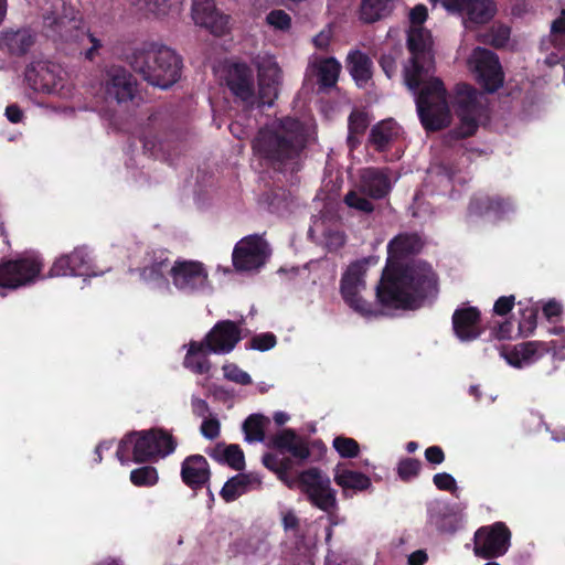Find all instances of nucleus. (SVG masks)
<instances>
[{
  "mask_svg": "<svg viewBox=\"0 0 565 565\" xmlns=\"http://www.w3.org/2000/svg\"><path fill=\"white\" fill-rule=\"evenodd\" d=\"M428 17L424 4L415 6L409 12L411 28L407 31L406 46L411 54L404 67L406 86L416 95V108L420 124L427 132L448 127L451 111L447 102V89L438 77L424 78L434 71V41L429 30L423 26Z\"/></svg>",
  "mask_w": 565,
  "mask_h": 565,
  "instance_id": "nucleus-1",
  "label": "nucleus"
},
{
  "mask_svg": "<svg viewBox=\"0 0 565 565\" xmlns=\"http://www.w3.org/2000/svg\"><path fill=\"white\" fill-rule=\"evenodd\" d=\"M439 292V278L433 266L422 259L406 266L384 268L376 286V299L394 309L416 310L433 300Z\"/></svg>",
  "mask_w": 565,
  "mask_h": 565,
  "instance_id": "nucleus-2",
  "label": "nucleus"
},
{
  "mask_svg": "<svg viewBox=\"0 0 565 565\" xmlns=\"http://www.w3.org/2000/svg\"><path fill=\"white\" fill-rule=\"evenodd\" d=\"M309 135L298 118L284 116L262 127L252 141L254 153L277 172H298L302 168Z\"/></svg>",
  "mask_w": 565,
  "mask_h": 565,
  "instance_id": "nucleus-3",
  "label": "nucleus"
},
{
  "mask_svg": "<svg viewBox=\"0 0 565 565\" xmlns=\"http://www.w3.org/2000/svg\"><path fill=\"white\" fill-rule=\"evenodd\" d=\"M79 11L73 0H45L43 8V31L54 42H70L79 35L86 38L90 47L84 53L88 61H94L103 46L100 40L81 29Z\"/></svg>",
  "mask_w": 565,
  "mask_h": 565,
  "instance_id": "nucleus-4",
  "label": "nucleus"
},
{
  "mask_svg": "<svg viewBox=\"0 0 565 565\" xmlns=\"http://www.w3.org/2000/svg\"><path fill=\"white\" fill-rule=\"evenodd\" d=\"M129 64L147 83L162 89L171 87L181 77L182 60L167 46L149 44L135 49Z\"/></svg>",
  "mask_w": 565,
  "mask_h": 565,
  "instance_id": "nucleus-5",
  "label": "nucleus"
},
{
  "mask_svg": "<svg viewBox=\"0 0 565 565\" xmlns=\"http://www.w3.org/2000/svg\"><path fill=\"white\" fill-rule=\"evenodd\" d=\"M268 447L274 449L275 452L264 454L263 465L273 471L288 488H292L296 482L290 477L294 467L292 459L300 463L309 459L311 451L308 441L294 429L285 428L270 437Z\"/></svg>",
  "mask_w": 565,
  "mask_h": 565,
  "instance_id": "nucleus-6",
  "label": "nucleus"
},
{
  "mask_svg": "<svg viewBox=\"0 0 565 565\" xmlns=\"http://www.w3.org/2000/svg\"><path fill=\"white\" fill-rule=\"evenodd\" d=\"M177 445L172 434L163 428L131 431L120 440L116 456L121 463H145L171 455Z\"/></svg>",
  "mask_w": 565,
  "mask_h": 565,
  "instance_id": "nucleus-7",
  "label": "nucleus"
},
{
  "mask_svg": "<svg viewBox=\"0 0 565 565\" xmlns=\"http://www.w3.org/2000/svg\"><path fill=\"white\" fill-rule=\"evenodd\" d=\"M367 260H356L349 265L340 280V292L343 301L354 312L363 317H373L380 313V310L372 303L363 299L361 291L366 288L365 274Z\"/></svg>",
  "mask_w": 565,
  "mask_h": 565,
  "instance_id": "nucleus-8",
  "label": "nucleus"
},
{
  "mask_svg": "<svg viewBox=\"0 0 565 565\" xmlns=\"http://www.w3.org/2000/svg\"><path fill=\"white\" fill-rule=\"evenodd\" d=\"M452 106L459 124L448 132V137L451 140H461L473 136L478 129L479 109L476 89L467 83L457 84Z\"/></svg>",
  "mask_w": 565,
  "mask_h": 565,
  "instance_id": "nucleus-9",
  "label": "nucleus"
},
{
  "mask_svg": "<svg viewBox=\"0 0 565 565\" xmlns=\"http://www.w3.org/2000/svg\"><path fill=\"white\" fill-rule=\"evenodd\" d=\"M512 533L504 522L480 526L473 535V554L483 559H495L507 554Z\"/></svg>",
  "mask_w": 565,
  "mask_h": 565,
  "instance_id": "nucleus-10",
  "label": "nucleus"
},
{
  "mask_svg": "<svg viewBox=\"0 0 565 565\" xmlns=\"http://www.w3.org/2000/svg\"><path fill=\"white\" fill-rule=\"evenodd\" d=\"M297 481L301 491L316 508L328 512L335 507V491L331 488L330 478L319 468L303 470L299 473Z\"/></svg>",
  "mask_w": 565,
  "mask_h": 565,
  "instance_id": "nucleus-11",
  "label": "nucleus"
},
{
  "mask_svg": "<svg viewBox=\"0 0 565 565\" xmlns=\"http://www.w3.org/2000/svg\"><path fill=\"white\" fill-rule=\"evenodd\" d=\"M269 255L268 243L263 236L253 234L236 243L232 253V262L237 271H250L264 266Z\"/></svg>",
  "mask_w": 565,
  "mask_h": 565,
  "instance_id": "nucleus-12",
  "label": "nucleus"
},
{
  "mask_svg": "<svg viewBox=\"0 0 565 565\" xmlns=\"http://www.w3.org/2000/svg\"><path fill=\"white\" fill-rule=\"evenodd\" d=\"M468 64L477 82L489 93L498 90L503 84V73L498 55L484 47H476Z\"/></svg>",
  "mask_w": 565,
  "mask_h": 565,
  "instance_id": "nucleus-13",
  "label": "nucleus"
},
{
  "mask_svg": "<svg viewBox=\"0 0 565 565\" xmlns=\"http://www.w3.org/2000/svg\"><path fill=\"white\" fill-rule=\"evenodd\" d=\"M43 268L42 262L32 256L2 260L0 263V287L17 289L33 282Z\"/></svg>",
  "mask_w": 565,
  "mask_h": 565,
  "instance_id": "nucleus-14",
  "label": "nucleus"
},
{
  "mask_svg": "<svg viewBox=\"0 0 565 565\" xmlns=\"http://www.w3.org/2000/svg\"><path fill=\"white\" fill-rule=\"evenodd\" d=\"M224 82L231 94L244 106L253 108L256 104L254 71L245 63H232L224 70Z\"/></svg>",
  "mask_w": 565,
  "mask_h": 565,
  "instance_id": "nucleus-15",
  "label": "nucleus"
},
{
  "mask_svg": "<svg viewBox=\"0 0 565 565\" xmlns=\"http://www.w3.org/2000/svg\"><path fill=\"white\" fill-rule=\"evenodd\" d=\"M172 284L181 292L196 294L209 285V273L203 263L177 259L172 267Z\"/></svg>",
  "mask_w": 565,
  "mask_h": 565,
  "instance_id": "nucleus-16",
  "label": "nucleus"
},
{
  "mask_svg": "<svg viewBox=\"0 0 565 565\" xmlns=\"http://www.w3.org/2000/svg\"><path fill=\"white\" fill-rule=\"evenodd\" d=\"M242 340V330L232 320L217 321L201 341L214 354H227Z\"/></svg>",
  "mask_w": 565,
  "mask_h": 565,
  "instance_id": "nucleus-17",
  "label": "nucleus"
},
{
  "mask_svg": "<svg viewBox=\"0 0 565 565\" xmlns=\"http://www.w3.org/2000/svg\"><path fill=\"white\" fill-rule=\"evenodd\" d=\"M137 92V81L134 75L121 66H111L107 71L105 84L106 98L118 104L132 100Z\"/></svg>",
  "mask_w": 565,
  "mask_h": 565,
  "instance_id": "nucleus-18",
  "label": "nucleus"
},
{
  "mask_svg": "<svg viewBox=\"0 0 565 565\" xmlns=\"http://www.w3.org/2000/svg\"><path fill=\"white\" fill-rule=\"evenodd\" d=\"M95 275L92 257L86 247H76L72 253L58 257L50 269V276Z\"/></svg>",
  "mask_w": 565,
  "mask_h": 565,
  "instance_id": "nucleus-19",
  "label": "nucleus"
},
{
  "mask_svg": "<svg viewBox=\"0 0 565 565\" xmlns=\"http://www.w3.org/2000/svg\"><path fill=\"white\" fill-rule=\"evenodd\" d=\"M192 18L195 24L205 28L214 35H223L228 30L230 15L217 10L214 0H194Z\"/></svg>",
  "mask_w": 565,
  "mask_h": 565,
  "instance_id": "nucleus-20",
  "label": "nucleus"
},
{
  "mask_svg": "<svg viewBox=\"0 0 565 565\" xmlns=\"http://www.w3.org/2000/svg\"><path fill=\"white\" fill-rule=\"evenodd\" d=\"M424 247V241L417 233H401L387 244V259L384 268L406 266L408 258L418 255Z\"/></svg>",
  "mask_w": 565,
  "mask_h": 565,
  "instance_id": "nucleus-21",
  "label": "nucleus"
},
{
  "mask_svg": "<svg viewBox=\"0 0 565 565\" xmlns=\"http://www.w3.org/2000/svg\"><path fill=\"white\" fill-rule=\"evenodd\" d=\"M148 263L138 268L140 279L146 284L168 286L167 275L172 278L173 262L170 259L168 249H153L147 254Z\"/></svg>",
  "mask_w": 565,
  "mask_h": 565,
  "instance_id": "nucleus-22",
  "label": "nucleus"
},
{
  "mask_svg": "<svg viewBox=\"0 0 565 565\" xmlns=\"http://www.w3.org/2000/svg\"><path fill=\"white\" fill-rule=\"evenodd\" d=\"M511 210L508 199L499 195H490L484 192L473 194L468 204V216L483 217L493 216L502 218Z\"/></svg>",
  "mask_w": 565,
  "mask_h": 565,
  "instance_id": "nucleus-23",
  "label": "nucleus"
},
{
  "mask_svg": "<svg viewBox=\"0 0 565 565\" xmlns=\"http://www.w3.org/2000/svg\"><path fill=\"white\" fill-rule=\"evenodd\" d=\"M25 81L39 93H53L58 86L56 66L45 61L32 62L25 68Z\"/></svg>",
  "mask_w": 565,
  "mask_h": 565,
  "instance_id": "nucleus-24",
  "label": "nucleus"
},
{
  "mask_svg": "<svg viewBox=\"0 0 565 565\" xmlns=\"http://www.w3.org/2000/svg\"><path fill=\"white\" fill-rule=\"evenodd\" d=\"M182 482L193 491L204 488L211 479L210 465L202 455H190L181 463Z\"/></svg>",
  "mask_w": 565,
  "mask_h": 565,
  "instance_id": "nucleus-25",
  "label": "nucleus"
},
{
  "mask_svg": "<svg viewBox=\"0 0 565 565\" xmlns=\"http://www.w3.org/2000/svg\"><path fill=\"white\" fill-rule=\"evenodd\" d=\"M548 352V347L542 341H526L512 348L503 349L501 355L505 361L518 369L530 365Z\"/></svg>",
  "mask_w": 565,
  "mask_h": 565,
  "instance_id": "nucleus-26",
  "label": "nucleus"
},
{
  "mask_svg": "<svg viewBox=\"0 0 565 565\" xmlns=\"http://www.w3.org/2000/svg\"><path fill=\"white\" fill-rule=\"evenodd\" d=\"M481 312L476 307L456 309L452 315V329L461 341H473L481 335Z\"/></svg>",
  "mask_w": 565,
  "mask_h": 565,
  "instance_id": "nucleus-27",
  "label": "nucleus"
},
{
  "mask_svg": "<svg viewBox=\"0 0 565 565\" xmlns=\"http://www.w3.org/2000/svg\"><path fill=\"white\" fill-rule=\"evenodd\" d=\"M392 190L387 168H367L360 179V191L374 200L385 198Z\"/></svg>",
  "mask_w": 565,
  "mask_h": 565,
  "instance_id": "nucleus-28",
  "label": "nucleus"
},
{
  "mask_svg": "<svg viewBox=\"0 0 565 565\" xmlns=\"http://www.w3.org/2000/svg\"><path fill=\"white\" fill-rule=\"evenodd\" d=\"M35 43V34L30 29L7 30L0 35V50L11 56H23Z\"/></svg>",
  "mask_w": 565,
  "mask_h": 565,
  "instance_id": "nucleus-29",
  "label": "nucleus"
},
{
  "mask_svg": "<svg viewBox=\"0 0 565 565\" xmlns=\"http://www.w3.org/2000/svg\"><path fill=\"white\" fill-rule=\"evenodd\" d=\"M260 486L262 480L257 475L238 473L224 483L220 495L225 502L230 503L247 491L260 488Z\"/></svg>",
  "mask_w": 565,
  "mask_h": 565,
  "instance_id": "nucleus-30",
  "label": "nucleus"
},
{
  "mask_svg": "<svg viewBox=\"0 0 565 565\" xmlns=\"http://www.w3.org/2000/svg\"><path fill=\"white\" fill-rule=\"evenodd\" d=\"M497 8L492 0H469L458 12L468 28L471 24H486L495 14Z\"/></svg>",
  "mask_w": 565,
  "mask_h": 565,
  "instance_id": "nucleus-31",
  "label": "nucleus"
},
{
  "mask_svg": "<svg viewBox=\"0 0 565 565\" xmlns=\"http://www.w3.org/2000/svg\"><path fill=\"white\" fill-rule=\"evenodd\" d=\"M399 130L401 127L394 119L381 120L371 128L369 141L375 150L385 151L390 143L398 137Z\"/></svg>",
  "mask_w": 565,
  "mask_h": 565,
  "instance_id": "nucleus-32",
  "label": "nucleus"
},
{
  "mask_svg": "<svg viewBox=\"0 0 565 565\" xmlns=\"http://www.w3.org/2000/svg\"><path fill=\"white\" fill-rule=\"evenodd\" d=\"M212 351H207V348L201 341H190L188 352L184 356L183 365L195 374H206L210 372L211 362L207 358Z\"/></svg>",
  "mask_w": 565,
  "mask_h": 565,
  "instance_id": "nucleus-33",
  "label": "nucleus"
},
{
  "mask_svg": "<svg viewBox=\"0 0 565 565\" xmlns=\"http://www.w3.org/2000/svg\"><path fill=\"white\" fill-rule=\"evenodd\" d=\"M372 61L361 51L348 55V70L359 87H364L372 78Z\"/></svg>",
  "mask_w": 565,
  "mask_h": 565,
  "instance_id": "nucleus-34",
  "label": "nucleus"
},
{
  "mask_svg": "<svg viewBox=\"0 0 565 565\" xmlns=\"http://www.w3.org/2000/svg\"><path fill=\"white\" fill-rule=\"evenodd\" d=\"M280 83V71L273 70L269 75L264 73L258 79V93H256L257 106H271L274 100L278 97V86Z\"/></svg>",
  "mask_w": 565,
  "mask_h": 565,
  "instance_id": "nucleus-35",
  "label": "nucleus"
},
{
  "mask_svg": "<svg viewBox=\"0 0 565 565\" xmlns=\"http://www.w3.org/2000/svg\"><path fill=\"white\" fill-rule=\"evenodd\" d=\"M334 482L345 490L364 491L372 486L371 479L358 471L337 466L334 472Z\"/></svg>",
  "mask_w": 565,
  "mask_h": 565,
  "instance_id": "nucleus-36",
  "label": "nucleus"
},
{
  "mask_svg": "<svg viewBox=\"0 0 565 565\" xmlns=\"http://www.w3.org/2000/svg\"><path fill=\"white\" fill-rule=\"evenodd\" d=\"M392 0H361L359 8L360 20L374 23L391 13Z\"/></svg>",
  "mask_w": 565,
  "mask_h": 565,
  "instance_id": "nucleus-37",
  "label": "nucleus"
},
{
  "mask_svg": "<svg viewBox=\"0 0 565 565\" xmlns=\"http://www.w3.org/2000/svg\"><path fill=\"white\" fill-rule=\"evenodd\" d=\"M341 64L334 57H327L317 64V77L320 88H332L337 85Z\"/></svg>",
  "mask_w": 565,
  "mask_h": 565,
  "instance_id": "nucleus-38",
  "label": "nucleus"
},
{
  "mask_svg": "<svg viewBox=\"0 0 565 565\" xmlns=\"http://www.w3.org/2000/svg\"><path fill=\"white\" fill-rule=\"evenodd\" d=\"M213 458L238 471L243 470L245 467L244 452L236 444L224 446L222 450H220V445L216 446Z\"/></svg>",
  "mask_w": 565,
  "mask_h": 565,
  "instance_id": "nucleus-39",
  "label": "nucleus"
},
{
  "mask_svg": "<svg viewBox=\"0 0 565 565\" xmlns=\"http://www.w3.org/2000/svg\"><path fill=\"white\" fill-rule=\"evenodd\" d=\"M268 419L262 414H252L243 423V431L248 443L264 441L265 424Z\"/></svg>",
  "mask_w": 565,
  "mask_h": 565,
  "instance_id": "nucleus-40",
  "label": "nucleus"
},
{
  "mask_svg": "<svg viewBox=\"0 0 565 565\" xmlns=\"http://www.w3.org/2000/svg\"><path fill=\"white\" fill-rule=\"evenodd\" d=\"M422 461L416 458H402L396 467L398 478L404 482H409L417 478L422 470Z\"/></svg>",
  "mask_w": 565,
  "mask_h": 565,
  "instance_id": "nucleus-41",
  "label": "nucleus"
},
{
  "mask_svg": "<svg viewBox=\"0 0 565 565\" xmlns=\"http://www.w3.org/2000/svg\"><path fill=\"white\" fill-rule=\"evenodd\" d=\"M158 480V471L152 466H143L130 472V481L136 487H152Z\"/></svg>",
  "mask_w": 565,
  "mask_h": 565,
  "instance_id": "nucleus-42",
  "label": "nucleus"
},
{
  "mask_svg": "<svg viewBox=\"0 0 565 565\" xmlns=\"http://www.w3.org/2000/svg\"><path fill=\"white\" fill-rule=\"evenodd\" d=\"M332 446L341 458L351 459L358 457L360 454L359 443L347 436H337L333 439Z\"/></svg>",
  "mask_w": 565,
  "mask_h": 565,
  "instance_id": "nucleus-43",
  "label": "nucleus"
},
{
  "mask_svg": "<svg viewBox=\"0 0 565 565\" xmlns=\"http://www.w3.org/2000/svg\"><path fill=\"white\" fill-rule=\"evenodd\" d=\"M539 309L530 306L521 310V319L519 321V332L522 337H529L534 332L537 326Z\"/></svg>",
  "mask_w": 565,
  "mask_h": 565,
  "instance_id": "nucleus-44",
  "label": "nucleus"
},
{
  "mask_svg": "<svg viewBox=\"0 0 565 565\" xmlns=\"http://www.w3.org/2000/svg\"><path fill=\"white\" fill-rule=\"evenodd\" d=\"M511 35V29L508 25H493L486 34V42L495 49L504 47Z\"/></svg>",
  "mask_w": 565,
  "mask_h": 565,
  "instance_id": "nucleus-45",
  "label": "nucleus"
},
{
  "mask_svg": "<svg viewBox=\"0 0 565 565\" xmlns=\"http://www.w3.org/2000/svg\"><path fill=\"white\" fill-rule=\"evenodd\" d=\"M370 125V119L366 113L353 110L348 118V130L352 134L364 135Z\"/></svg>",
  "mask_w": 565,
  "mask_h": 565,
  "instance_id": "nucleus-46",
  "label": "nucleus"
},
{
  "mask_svg": "<svg viewBox=\"0 0 565 565\" xmlns=\"http://www.w3.org/2000/svg\"><path fill=\"white\" fill-rule=\"evenodd\" d=\"M222 370L224 377L236 384L249 385L253 382L250 375L235 363H226L223 365Z\"/></svg>",
  "mask_w": 565,
  "mask_h": 565,
  "instance_id": "nucleus-47",
  "label": "nucleus"
},
{
  "mask_svg": "<svg viewBox=\"0 0 565 565\" xmlns=\"http://www.w3.org/2000/svg\"><path fill=\"white\" fill-rule=\"evenodd\" d=\"M343 201L349 207L360 212L372 213L374 211V204L355 191H349Z\"/></svg>",
  "mask_w": 565,
  "mask_h": 565,
  "instance_id": "nucleus-48",
  "label": "nucleus"
},
{
  "mask_svg": "<svg viewBox=\"0 0 565 565\" xmlns=\"http://www.w3.org/2000/svg\"><path fill=\"white\" fill-rule=\"evenodd\" d=\"M551 41L555 47L565 52V15L553 21L551 26Z\"/></svg>",
  "mask_w": 565,
  "mask_h": 565,
  "instance_id": "nucleus-49",
  "label": "nucleus"
},
{
  "mask_svg": "<svg viewBox=\"0 0 565 565\" xmlns=\"http://www.w3.org/2000/svg\"><path fill=\"white\" fill-rule=\"evenodd\" d=\"M266 21L269 25L280 31L288 30L291 24L290 15L281 9L271 10L267 14Z\"/></svg>",
  "mask_w": 565,
  "mask_h": 565,
  "instance_id": "nucleus-50",
  "label": "nucleus"
},
{
  "mask_svg": "<svg viewBox=\"0 0 565 565\" xmlns=\"http://www.w3.org/2000/svg\"><path fill=\"white\" fill-rule=\"evenodd\" d=\"M277 343L276 335L271 332L254 335L250 340V348L258 351L273 349Z\"/></svg>",
  "mask_w": 565,
  "mask_h": 565,
  "instance_id": "nucleus-51",
  "label": "nucleus"
},
{
  "mask_svg": "<svg viewBox=\"0 0 565 565\" xmlns=\"http://www.w3.org/2000/svg\"><path fill=\"white\" fill-rule=\"evenodd\" d=\"M200 431L209 440L216 439L221 433L220 420L216 417L203 419Z\"/></svg>",
  "mask_w": 565,
  "mask_h": 565,
  "instance_id": "nucleus-52",
  "label": "nucleus"
},
{
  "mask_svg": "<svg viewBox=\"0 0 565 565\" xmlns=\"http://www.w3.org/2000/svg\"><path fill=\"white\" fill-rule=\"evenodd\" d=\"M433 482L438 490L455 492L457 490V482L455 478L447 472H439L433 477Z\"/></svg>",
  "mask_w": 565,
  "mask_h": 565,
  "instance_id": "nucleus-53",
  "label": "nucleus"
},
{
  "mask_svg": "<svg viewBox=\"0 0 565 565\" xmlns=\"http://www.w3.org/2000/svg\"><path fill=\"white\" fill-rule=\"evenodd\" d=\"M138 4L147 13L154 15L164 14L167 9V0H138Z\"/></svg>",
  "mask_w": 565,
  "mask_h": 565,
  "instance_id": "nucleus-54",
  "label": "nucleus"
},
{
  "mask_svg": "<svg viewBox=\"0 0 565 565\" xmlns=\"http://www.w3.org/2000/svg\"><path fill=\"white\" fill-rule=\"evenodd\" d=\"M515 297L514 296H502L499 297L493 306V311L498 316L508 315L514 307Z\"/></svg>",
  "mask_w": 565,
  "mask_h": 565,
  "instance_id": "nucleus-55",
  "label": "nucleus"
},
{
  "mask_svg": "<svg viewBox=\"0 0 565 565\" xmlns=\"http://www.w3.org/2000/svg\"><path fill=\"white\" fill-rule=\"evenodd\" d=\"M282 527L286 532H292L298 536L300 533V520L294 511H287L282 515Z\"/></svg>",
  "mask_w": 565,
  "mask_h": 565,
  "instance_id": "nucleus-56",
  "label": "nucleus"
},
{
  "mask_svg": "<svg viewBox=\"0 0 565 565\" xmlns=\"http://www.w3.org/2000/svg\"><path fill=\"white\" fill-rule=\"evenodd\" d=\"M427 462L438 466L445 461V452L440 446H429L424 452Z\"/></svg>",
  "mask_w": 565,
  "mask_h": 565,
  "instance_id": "nucleus-57",
  "label": "nucleus"
},
{
  "mask_svg": "<svg viewBox=\"0 0 565 565\" xmlns=\"http://www.w3.org/2000/svg\"><path fill=\"white\" fill-rule=\"evenodd\" d=\"M563 313V307L559 302L554 299L548 300L543 306V315L548 321H555Z\"/></svg>",
  "mask_w": 565,
  "mask_h": 565,
  "instance_id": "nucleus-58",
  "label": "nucleus"
},
{
  "mask_svg": "<svg viewBox=\"0 0 565 565\" xmlns=\"http://www.w3.org/2000/svg\"><path fill=\"white\" fill-rule=\"evenodd\" d=\"M192 413L198 417L206 418L210 415V406L203 398L193 396L191 399Z\"/></svg>",
  "mask_w": 565,
  "mask_h": 565,
  "instance_id": "nucleus-59",
  "label": "nucleus"
},
{
  "mask_svg": "<svg viewBox=\"0 0 565 565\" xmlns=\"http://www.w3.org/2000/svg\"><path fill=\"white\" fill-rule=\"evenodd\" d=\"M379 64L388 78L393 77L396 72V61L392 54H382Z\"/></svg>",
  "mask_w": 565,
  "mask_h": 565,
  "instance_id": "nucleus-60",
  "label": "nucleus"
},
{
  "mask_svg": "<svg viewBox=\"0 0 565 565\" xmlns=\"http://www.w3.org/2000/svg\"><path fill=\"white\" fill-rule=\"evenodd\" d=\"M513 328V322L505 320L493 330V334L499 340H509L512 338Z\"/></svg>",
  "mask_w": 565,
  "mask_h": 565,
  "instance_id": "nucleus-61",
  "label": "nucleus"
},
{
  "mask_svg": "<svg viewBox=\"0 0 565 565\" xmlns=\"http://www.w3.org/2000/svg\"><path fill=\"white\" fill-rule=\"evenodd\" d=\"M23 111L17 104H10L6 107V117L12 124H19L23 119Z\"/></svg>",
  "mask_w": 565,
  "mask_h": 565,
  "instance_id": "nucleus-62",
  "label": "nucleus"
},
{
  "mask_svg": "<svg viewBox=\"0 0 565 565\" xmlns=\"http://www.w3.org/2000/svg\"><path fill=\"white\" fill-rule=\"evenodd\" d=\"M438 0H430L437 2ZM444 8L450 13H458L469 0H440Z\"/></svg>",
  "mask_w": 565,
  "mask_h": 565,
  "instance_id": "nucleus-63",
  "label": "nucleus"
},
{
  "mask_svg": "<svg viewBox=\"0 0 565 565\" xmlns=\"http://www.w3.org/2000/svg\"><path fill=\"white\" fill-rule=\"evenodd\" d=\"M428 561V555L424 550H417L408 556V565H424Z\"/></svg>",
  "mask_w": 565,
  "mask_h": 565,
  "instance_id": "nucleus-64",
  "label": "nucleus"
}]
</instances>
